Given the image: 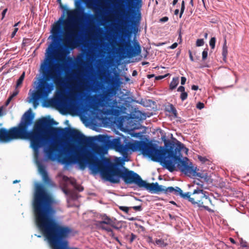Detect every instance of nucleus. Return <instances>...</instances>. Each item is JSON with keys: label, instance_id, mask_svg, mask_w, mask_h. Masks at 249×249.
<instances>
[{"label": "nucleus", "instance_id": "1", "mask_svg": "<svg viewBox=\"0 0 249 249\" xmlns=\"http://www.w3.org/2000/svg\"><path fill=\"white\" fill-rule=\"evenodd\" d=\"M83 14V9L78 8L73 10H67L68 19L60 18L53 24L51 30L52 42L46 50V56L40 65V71L43 78L39 82L38 89L32 94V99L34 107L38 105V100L47 97L53 90L54 85L49 81L52 80L57 88L64 84V79L61 76V72L65 70L64 64H54L56 59L54 55L55 49L60 41L62 24L66 25L65 36L63 44L65 49L63 52L69 53L66 50H72L78 44L80 41V27L77 19Z\"/></svg>", "mask_w": 249, "mask_h": 249}, {"label": "nucleus", "instance_id": "2", "mask_svg": "<svg viewBox=\"0 0 249 249\" xmlns=\"http://www.w3.org/2000/svg\"><path fill=\"white\" fill-rule=\"evenodd\" d=\"M77 148L75 144L68 143L61 149L60 141L56 140L50 145L48 154L51 157L57 155L66 165L78 163L82 170L88 164L95 172H100L104 178L112 183H119L122 178L126 184L134 183L151 192L156 193L157 191L160 190L158 183H147L133 171L124 167L122 169L118 164L111 162L107 159L102 160L90 151L82 153Z\"/></svg>", "mask_w": 249, "mask_h": 249}, {"label": "nucleus", "instance_id": "3", "mask_svg": "<svg viewBox=\"0 0 249 249\" xmlns=\"http://www.w3.org/2000/svg\"><path fill=\"white\" fill-rule=\"evenodd\" d=\"M118 137L110 140L107 135H102V143L120 153L124 158L127 157L130 151H141L142 155L150 158L153 161L160 162V164L170 172L176 170V165L182 173L189 177H197L203 178L204 176L200 173L196 172V168L189 164V160L185 157L183 159L181 151H188L184 144L178 141L175 148L174 145L169 148L158 146L151 142L144 141H135L134 142L129 141L126 137Z\"/></svg>", "mask_w": 249, "mask_h": 249}, {"label": "nucleus", "instance_id": "4", "mask_svg": "<svg viewBox=\"0 0 249 249\" xmlns=\"http://www.w3.org/2000/svg\"><path fill=\"white\" fill-rule=\"evenodd\" d=\"M34 114L30 109L23 115L20 123L17 126L7 129L0 128V142L8 143L17 139L30 140L32 147L37 150L47 142V138L45 135V128L52 124L57 123L53 120L43 118L36 121L31 131H28V127L33 124Z\"/></svg>", "mask_w": 249, "mask_h": 249}, {"label": "nucleus", "instance_id": "5", "mask_svg": "<svg viewBox=\"0 0 249 249\" xmlns=\"http://www.w3.org/2000/svg\"><path fill=\"white\" fill-rule=\"evenodd\" d=\"M52 132L55 135L62 136L65 138L71 139L73 142L85 145L88 142V139L79 131L74 128L65 127H51Z\"/></svg>", "mask_w": 249, "mask_h": 249}, {"label": "nucleus", "instance_id": "6", "mask_svg": "<svg viewBox=\"0 0 249 249\" xmlns=\"http://www.w3.org/2000/svg\"><path fill=\"white\" fill-rule=\"evenodd\" d=\"M206 192L203 189H195L192 194L190 202L194 205H196L199 207H203L209 212L212 210L208 206V204L211 203L210 198L206 195Z\"/></svg>", "mask_w": 249, "mask_h": 249}, {"label": "nucleus", "instance_id": "7", "mask_svg": "<svg viewBox=\"0 0 249 249\" xmlns=\"http://www.w3.org/2000/svg\"><path fill=\"white\" fill-rule=\"evenodd\" d=\"M102 101L105 102L110 108L107 110V114L111 115L115 117H118L121 113V108L117 105V101L116 100L110 102L111 99L110 98V93L107 92L103 94L102 96Z\"/></svg>", "mask_w": 249, "mask_h": 249}, {"label": "nucleus", "instance_id": "8", "mask_svg": "<svg viewBox=\"0 0 249 249\" xmlns=\"http://www.w3.org/2000/svg\"><path fill=\"white\" fill-rule=\"evenodd\" d=\"M160 187V190L157 191L156 193H163L165 194H173L175 195H179L181 197L184 199H188L190 202L192 196V194H190V192H187L183 193L181 189L178 187H168L166 188L165 187L159 185Z\"/></svg>", "mask_w": 249, "mask_h": 249}, {"label": "nucleus", "instance_id": "9", "mask_svg": "<svg viewBox=\"0 0 249 249\" xmlns=\"http://www.w3.org/2000/svg\"><path fill=\"white\" fill-rule=\"evenodd\" d=\"M101 220L98 221L96 225L99 229L104 231H110V227L118 229L116 226L115 218H111L106 214H104L101 216Z\"/></svg>", "mask_w": 249, "mask_h": 249}, {"label": "nucleus", "instance_id": "10", "mask_svg": "<svg viewBox=\"0 0 249 249\" xmlns=\"http://www.w3.org/2000/svg\"><path fill=\"white\" fill-rule=\"evenodd\" d=\"M124 51L128 57L131 58L140 55L141 53V47L140 43L137 41L133 42V46H131L129 41H124Z\"/></svg>", "mask_w": 249, "mask_h": 249}, {"label": "nucleus", "instance_id": "11", "mask_svg": "<svg viewBox=\"0 0 249 249\" xmlns=\"http://www.w3.org/2000/svg\"><path fill=\"white\" fill-rule=\"evenodd\" d=\"M77 101L76 94L74 92L71 93L69 98L70 107L72 109L75 108L76 107Z\"/></svg>", "mask_w": 249, "mask_h": 249}, {"label": "nucleus", "instance_id": "12", "mask_svg": "<svg viewBox=\"0 0 249 249\" xmlns=\"http://www.w3.org/2000/svg\"><path fill=\"white\" fill-rule=\"evenodd\" d=\"M179 83V78L178 77H174L170 83V89L171 90H173L175 89L177 86L178 85Z\"/></svg>", "mask_w": 249, "mask_h": 249}, {"label": "nucleus", "instance_id": "13", "mask_svg": "<svg viewBox=\"0 0 249 249\" xmlns=\"http://www.w3.org/2000/svg\"><path fill=\"white\" fill-rule=\"evenodd\" d=\"M227 54H228V47L226 45V40L225 39L224 43L223 46L222 53V55L223 56V60L224 61H226V60Z\"/></svg>", "mask_w": 249, "mask_h": 249}, {"label": "nucleus", "instance_id": "14", "mask_svg": "<svg viewBox=\"0 0 249 249\" xmlns=\"http://www.w3.org/2000/svg\"><path fill=\"white\" fill-rule=\"evenodd\" d=\"M92 150L95 154L101 155L103 152V148L101 146L95 145L92 148Z\"/></svg>", "mask_w": 249, "mask_h": 249}, {"label": "nucleus", "instance_id": "15", "mask_svg": "<svg viewBox=\"0 0 249 249\" xmlns=\"http://www.w3.org/2000/svg\"><path fill=\"white\" fill-rule=\"evenodd\" d=\"M155 244L160 248H164L167 245V244L162 239H156L155 241Z\"/></svg>", "mask_w": 249, "mask_h": 249}, {"label": "nucleus", "instance_id": "16", "mask_svg": "<svg viewBox=\"0 0 249 249\" xmlns=\"http://www.w3.org/2000/svg\"><path fill=\"white\" fill-rule=\"evenodd\" d=\"M54 102L61 107H64L66 105V103L63 97L55 99Z\"/></svg>", "mask_w": 249, "mask_h": 249}, {"label": "nucleus", "instance_id": "17", "mask_svg": "<svg viewBox=\"0 0 249 249\" xmlns=\"http://www.w3.org/2000/svg\"><path fill=\"white\" fill-rule=\"evenodd\" d=\"M167 111L172 113L175 117L177 116L178 113L176 108L172 104H170L167 108Z\"/></svg>", "mask_w": 249, "mask_h": 249}, {"label": "nucleus", "instance_id": "18", "mask_svg": "<svg viewBox=\"0 0 249 249\" xmlns=\"http://www.w3.org/2000/svg\"><path fill=\"white\" fill-rule=\"evenodd\" d=\"M43 181L47 185H51L52 180L49 178L48 173L42 176Z\"/></svg>", "mask_w": 249, "mask_h": 249}, {"label": "nucleus", "instance_id": "19", "mask_svg": "<svg viewBox=\"0 0 249 249\" xmlns=\"http://www.w3.org/2000/svg\"><path fill=\"white\" fill-rule=\"evenodd\" d=\"M24 77H25V72H23V73L20 75V76L19 77V78H18V81L17 82V84H16L17 88H18V87L21 85V84L23 82V81L24 80Z\"/></svg>", "mask_w": 249, "mask_h": 249}, {"label": "nucleus", "instance_id": "20", "mask_svg": "<svg viewBox=\"0 0 249 249\" xmlns=\"http://www.w3.org/2000/svg\"><path fill=\"white\" fill-rule=\"evenodd\" d=\"M112 227H110V231H106L107 232L109 233V235L113 238L116 241L120 242V241L117 237L115 236V234L111 229Z\"/></svg>", "mask_w": 249, "mask_h": 249}, {"label": "nucleus", "instance_id": "21", "mask_svg": "<svg viewBox=\"0 0 249 249\" xmlns=\"http://www.w3.org/2000/svg\"><path fill=\"white\" fill-rule=\"evenodd\" d=\"M38 170H39L40 174L41 175V176L48 173L46 171L45 167L42 165H39Z\"/></svg>", "mask_w": 249, "mask_h": 249}, {"label": "nucleus", "instance_id": "22", "mask_svg": "<svg viewBox=\"0 0 249 249\" xmlns=\"http://www.w3.org/2000/svg\"><path fill=\"white\" fill-rule=\"evenodd\" d=\"M216 42V38L215 37H213L210 40V46L212 49L215 48V44Z\"/></svg>", "mask_w": 249, "mask_h": 249}, {"label": "nucleus", "instance_id": "23", "mask_svg": "<svg viewBox=\"0 0 249 249\" xmlns=\"http://www.w3.org/2000/svg\"><path fill=\"white\" fill-rule=\"evenodd\" d=\"M85 16L88 17V20L89 22L93 21L94 20L96 19L97 16L92 14H84Z\"/></svg>", "mask_w": 249, "mask_h": 249}, {"label": "nucleus", "instance_id": "24", "mask_svg": "<svg viewBox=\"0 0 249 249\" xmlns=\"http://www.w3.org/2000/svg\"><path fill=\"white\" fill-rule=\"evenodd\" d=\"M137 238V235L134 234L133 233H131L129 236V238L128 239L129 240V243L131 244L134 240H135Z\"/></svg>", "mask_w": 249, "mask_h": 249}, {"label": "nucleus", "instance_id": "25", "mask_svg": "<svg viewBox=\"0 0 249 249\" xmlns=\"http://www.w3.org/2000/svg\"><path fill=\"white\" fill-rule=\"evenodd\" d=\"M185 9V2L184 0H182L181 2V9L179 14V18H181L182 17V15Z\"/></svg>", "mask_w": 249, "mask_h": 249}, {"label": "nucleus", "instance_id": "26", "mask_svg": "<svg viewBox=\"0 0 249 249\" xmlns=\"http://www.w3.org/2000/svg\"><path fill=\"white\" fill-rule=\"evenodd\" d=\"M204 41L203 39H198L196 41V46L197 47H200L204 45Z\"/></svg>", "mask_w": 249, "mask_h": 249}, {"label": "nucleus", "instance_id": "27", "mask_svg": "<svg viewBox=\"0 0 249 249\" xmlns=\"http://www.w3.org/2000/svg\"><path fill=\"white\" fill-rule=\"evenodd\" d=\"M188 97V94L186 92H181L180 94V98L181 100L183 101L186 100L187 98Z\"/></svg>", "mask_w": 249, "mask_h": 249}, {"label": "nucleus", "instance_id": "28", "mask_svg": "<svg viewBox=\"0 0 249 249\" xmlns=\"http://www.w3.org/2000/svg\"><path fill=\"white\" fill-rule=\"evenodd\" d=\"M194 182H195V183H196V184H197L200 186V188H199L198 189H203V184L201 181H200L199 179H197V180H195Z\"/></svg>", "mask_w": 249, "mask_h": 249}, {"label": "nucleus", "instance_id": "29", "mask_svg": "<svg viewBox=\"0 0 249 249\" xmlns=\"http://www.w3.org/2000/svg\"><path fill=\"white\" fill-rule=\"evenodd\" d=\"M74 188L75 190L78 191L79 192H81V191H83V190H84L83 187L78 184H76L74 186Z\"/></svg>", "mask_w": 249, "mask_h": 249}, {"label": "nucleus", "instance_id": "30", "mask_svg": "<svg viewBox=\"0 0 249 249\" xmlns=\"http://www.w3.org/2000/svg\"><path fill=\"white\" fill-rule=\"evenodd\" d=\"M202 58L203 60H205L208 56V49H204L202 52Z\"/></svg>", "mask_w": 249, "mask_h": 249}, {"label": "nucleus", "instance_id": "31", "mask_svg": "<svg viewBox=\"0 0 249 249\" xmlns=\"http://www.w3.org/2000/svg\"><path fill=\"white\" fill-rule=\"evenodd\" d=\"M198 159L203 163H206L207 161H209V160L206 158L200 156L198 157Z\"/></svg>", "mask_w": 249, "mask_h": 249}, {"label": "nucleus", "instance_id": "32", "mask_svg": "<svg viewBox=\"0 0 249 249\" xmlns=\"http://www.w3.org/2000/svg\"><path fill=\"white\" fill-rule=\"evenodd\" d=\"M119 209L122 211L124 212L125 213H128L129 208L125 206H119Z\"/></svg>", "mask_w": 249, "mask_h": 249}, {"label": "nucleus", "instance_id": "33", "mask_svg": "<svg viewBox=\"0 0 249 249\" xmlns=\"http://www.w3.org/2000/svg\"><path fill=\"white\" fill-rule=\"evenodd\" d=\"M18 93L19 90L18 89H17V88L16 87L13 93L9 97H11V98L13 99L14 97L16 96L18 94Z\"/></svg>", "mask_w": 249, "mask_h": 249}, {"label": "nucleus", "instance_id": "34", "mask_svg": "<svg viewBox=\"0 0 249 249\" xmlns=\"http://www.w3.org/2000/svg\"><path fill=\"white\" fill-rule=\"evenodd\" d=\"M240 245L241 247L243 248H246L248 247V244L246 241H244L243 240H241L240 242Z\"/></svg>", "mask_w": 249, "mask_h": 249}, {"label": "nucleus", "instance_id": "35", "mask_svg": "<svg viewBox=\"0 0 249 249\" xmlns=\"http://www.w3.org/2000/svg\"><path fill=\"white\" fill-rule=\"evenodd\" d=\"M82 1L86 3L88 7H90V5L93 4V0H81Z\"/></svg>", "mask_w": 249, "mask_h": 249}, {"label": "nucleus", "instance_id": "36", "mask_svg": "<svg viewBox=\"0 0 249 249\" xmlns=\"http://www.w3.org/2000/svg\"><path fill=\"white\" fill-rule=\"evenodd\" d=\"M204 107V104L201 102H198L196 104V107L198 109H201L203 108Z\"/></svg>", "mask_w": 249, "mask_h": 249}, {"label": "nucleus", "instance_id": "37", "mask_svg": "<svg viewBox=\"0 0 249 249\" xmlns=\"http://www.w3.org/2000/svg\"><path fill=\"white\" fill-rule=\"evenodd\" d=\"M133 209H134L136 211H141L142 210V207L141 205L133 206L131 207Z\"/></svg>", "mask_w": 249, "mask_h": 249}, {"label": "nucleus", "instance_id": "38", "mask_svg": "<svg viewBox=\"0 0 249 249\" xmlns=\"http://www.w3.org/2000/svg\"><path fill=\"white\" fill-rule=\"evenodd\" d=\"M146 241L149 243H153L155 244V242H154L152 237L151 236H148L147 237Z\"/></svg>", "mask_w": 249, "mask_h": 249}, {"label": "nucleus", "instance_id": "39", "mask_svg": "<svg viewBox=\"0 0 249 249\" xmlns=\"http://www.w3.org/2000/svg\"><path fill=\"white\" fill-rule=\"evenodd\" d=\"M168 20V18L167 17H164L160 19V21L161 22H165Z\"/></svg>", "mask_w": 249, "mask_h": 249}, {"label": "nucleus", "instance_id": "40", "mask_svg": "<svg viewBox=\"0 0 249 249\" xmlns=\"http://www.w3.org/2000/svg\"><path fill=\"white\" fill-rule=\"evenodd\" d=\"M18 28H15L14 29L13 32H12V33L11 34V38H13L15 36V35H16L17 32H18Z\"/></svg>", "mask_w": 249, "mask_h": 249}, {"label": "nucleus", "instance_id": "41", "mask_svg": "<svg viewBox=\"0 0 249 249\" xmlns=\"http://www.w3.org/2000/svg\"><path fill=\"white\" fill-rule=\"evenodd\" d=\"M178 91L181 92H185V88L183 86H179L178 89Z\"/></svg>", "mask_w": 249, "mask_h": 249}, {"label": "nucleus", "instance_id": "42", "mask_svg": "<svg viewBox=\"0 0 249 249\" xmlns=\"http://www.w3.org/2000/svg\"><path fill=\"white\" fill-rule=\"evenodd\" d=\"M178 45V43L175 42V43H173L171 46H170L169 48L171 49H174L177 47Z\"/></svg>", "mask_w": 249, "mask_h": 249}, {"label": "nucleus", "instance_id": "43", "mask_svg": "<svg viewBox=\"0 0 249 249\" xmlns=\"http://www.w3.org/2000/svg\"><path fill=\"white\" fill-rule=\"evenodd\" d=\"M186 81V78L185 77H181V84L182 85H183L185 84V82Z\"/></svg>", "mask_w": 249, "mask_h": 249}, {"label": "nucleus", "instance_id": "44", "mask_svg": "<svg viewBox=\"0 0 249 249\" xmlns=\"http://www.w3.org/2000/svg\"><path fill=\"white\" fill-rule=\"evenodd\" d=\"M188 53H189V57H190V60H191L192 61H194V57H193V55H192V53L191 51L189 50V51H188Z\"/></svg>", "mask_w": 249, "mask_h": 249}, {"label": "nucleus", "instance_id": "45", "mask_svg": "<svg viewBox=\"0 0 249 249\" xmlns=\"http://www.w3.org/2000/svg\"><path fill=\"white\" fill-rule=\"evenodd\" d=\"M166 77V75H161V76H157L156 77L155 79L156 80H160V79H162L164 78H165Z\"/></svg>", "mask_w": 249, "mask_h": 249}, {"label": "nucleus", "instance_id": "46", "mask_svg": "<svg viewBox=\"0 0 249 249\" xmlns=\"http://www.w3.org/2000/svg\"><path fill=\"white\" fill-rule=\"evenodd\" d=\"M7 11V8L5 9L2 11V19H3V18H4L5 15V14H6V13Z\"/></svg>", "mask_w": 249, "mask_h": 249}, {"label": "nucleus", "instance_id": "47", "mask_svg": "<svg viewBox=\"0 0 249 249\" xmlns=\"http://www.w3.org/2000/svg\"><path fill=\"white\" fill-rule=\"evenodd\" d=\"M192 90H196L198 89V87L196 85H193L191 88Z\"/></svg>", "mask_w": 249, "mask_h": 249}, {"label": "nucleus", "instance_id": "48", "mask_svg": "<svg viewBox=\"0 0 249 249\" xmlns=\"http://www.w3.org/2000/svg\"><path fill=\"white\" fill-rule=\"evenodd\" d=\"M70 183L73 187L77 184L76 181L75 179L71 180Z\"/></svg>", "mask_w": 249, "mask_h": 249}, {"label": "nucleus", "instance_id": "49", "mask_svg": "<svg viewBox=\"0 0 249 249\" xmlns=\"http://www.w3.org/2000/svg\"><path fill=\"white\" fill-rule=\"evenodd\" d=\"M13 99L11 98V97H9L8 98V99L7 100V101H6V103H5V105L6 106H7L9 103L10 102H11V101Z\"/></svg>", "mask_w": 249, "mask_h": 249}, {"label": "nucleus", "instance_id": "50", "mask_svg": "<svg viewBox=\"0 0 249 249\" xmlns=\"http://www.w3.org/2000/svg\"><path fill=\"white\" fill-rule=\"evenodd\" d=\"M64 59H65V58L63 57V53H61V57L58 60L61 62H63L64 61Z\"/></svg>", "mask_w": 249, "mask_h": 249}, {"label": "nucleus", "instance_id": "51", "mask_svg": "<svg viewBox=\"0 0 249 249\" xmlns=\"http://www.w3.org/2000/svg\"><path fill=\"white\" fill-rule=\"evenodd\" d=\"M57 1L60 3V6L62 9L65 8V6H63L61 0H57Z\"/></svg>", "mask_w": 249, "mask_h": 249}, {"label": "nucleus", "instance_id": "52", "mask_svg": "<svg viewBox=\"0 0 249 249\" xmlns=\"http://www.w3.org/2000/svg\"><path fill=\"white\" fill-rule=\"evenodd\" d=\"M137 75V71L136 70H134L132 72V76H134Z\"/></svg>", "mask_w": 249, "mask_h": 249}, {"label": "nucleus", "instance_id": "53", "mask_svg": "<svg viewBox=\"0 0 249 249\" xmlns=\"http://www.w3.org/2000/svg\"><path fill=\"white\" fill-rule=\"evenodd\" d=\"M178 1V0H173V3H172L173 5H175L177 3Z\"/></svg>", "mask_w": 249, "mask_h": 249}, {"label": "nucleus", "instance_id": "54", "mask_svg": "<svg viewBox=\"0 0 249 249\" xmlns=\"http://www.w3.org/2000/svg\"><path fill=\"white\" fill-rule=\"evenodd\" d=\"M179 13V10L178 9H176L174 12V14L176 15H177Z\"/></svg>", "mask_w": 249, "mask_h": 249}, {"label": "nucleus", "instance_id": "55", "mask_svg": "<svg viewBox=\"0 0 249 249\" xmlns=\"http://www.w3.org/2000/svg\"><path fill=\"white\" fill-rule=\"evenodd\" d=\"M230 241H231L232 243H233V244H235V241H234V240L233 238H230Z\"/></svg>", "mask_w": 249, "mask_h": 249}, {"label": "nucleus", "instance_id": "56", "mask_svg": "<svg viewBox=\"0 0 249 249\" xmlns=\"http://www.w3.org/2000/svg\"><path fill=\"white\" fill-rule=\"evenodd\" d=\"M154 76V74H149V75H148L147 77L148 78H150L153 77Z\"/></svg>", "mask_w": 249, "mask_h": 249}, {"label": "nucleus", "instance_id": "57", "mask_svg": "<svg viewBox=\"0 0 249 249\" xmlns=\"http://www.w3.org/2000/svg\"><path fill=\"white\" fill-rule=\"evenodd\" d=\"M208 34L207 33H205L204 35V36L205 38H207L208 37Z\"/></svg>", "mask_w": 249, "mask_h": 249}, {"label": "nucleus", "instance_id": "58", "mask_svg": "<svg viewBox=\"0 0 249 249\" xmlns=\"http://www.w3.org/2000/svg\"><path fill=\"white\" fill-rule=\"evenodd\" d=\"M178 39L180 40V42H179V43H180L181 42V36L180 34L179 35Z\"/></svg>", "mask_w": 249, "mask_h": 249}, {"label": "nucleus", "instance_id": "59", "mask_svg": "<svg viewBox=\"0 0 249 249\" xmlns=\"http://www.w3.org/2000/svg\"><path fill=\"white\" fill-rule=\"evenodd\" d=\"M190 4L192 6H194L193 0H190Z\"/></svg>", "mask_w": 249, "mask_h": 249}, {"label": "nucleus", "instance_id": "60", "mask_svg": "<svg viewBox=\"0 0 249 249\" xmlns=\"http://www.w3.org/2000/svg\"><path fill=\"white\" fill-rule=\"evenodd\" d=\"M19 23H20V22H18L16 23V24H15V25H14V26L15 27H16H16H17V26H18V24H19Z\"/></svg>", "mask_w": 249, "mask_h": 249}, {"label": "nucleus", "instance_id": "61", "mask_svg": "<svg viewBox=\"0 0 249 249\" xmlns=\"http://www.w3.org/2000/svg\"><path fill=\"white\" fill-rule=\"evenodd\" d=\"M63 178H64V180H68L69 179V178H68V177H66V176H64V177H63Z\"/></svg>", "mask_w": 249, "mask_h": 249}, {"label": "nucleus", "instance_id": "62", "mask_svg": "<svg viewBox=\"0 0 249 249\" xmlns=\"http://www.w3.org/2000/svg\"><path fill=\"white\" fill-rule=\"evenodd\" d=\"M138 134V133H134V134H132V136L133 137H137Z\"/></svg>", "mask_w": 249, "mask_h": 249}, {"label": "nucleus", "instance_id": "63", "mask_svg": "<svg viewBox=\"0 0 249 249\" xmlns=\"http://www.w3.org/2000/svg\"><path fill=\"white\" fill-rule=\"evenodd\" d=\"M19 181V180H14V181H13V183H14V184H15V183H16L18 182Z\"/></svg>", "mask_w": 249, "mask_h": 249}, {"label": "nucleus", "instance_id": "64", "mask_svg": "<svg viewBox=\"0 0 249 249\" xmlns=\"http://www.w3.org/2000/svg\"><path fill=\"white\" fill-rule=\"evenodd\" d=\"M140 228H141L142 231H143V230H144V228L143 226H140Z\"/></svg>", "mask_w": 249, "mask_h": 249}]
</instances>
